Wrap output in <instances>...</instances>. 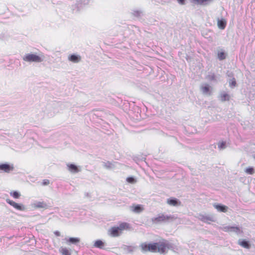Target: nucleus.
Here are the masks:
<instances>
[{"label": "nucleus", "instance_id": "nucleus-1", "mask_svg": "<svg viewBox=\"0 0 255 255\" xmlns=\"http://www.w3.org/2000/svg\"><path fill=\"white\" fill-rule=\"evenodd\" d=\"M141 251L143 252H150L153 253L158 252L164 254L169 249H172L173 245L168 242L165 241L162 242L154 244L142 243L140 245Z\"/></svg>", "mask_w": 255, "mask_h": 255}, {"label": "nucleus", "instance_id": "nucleus-2", "mask_svg": "<svg viewBox=\"0 0 255 255\" xmlns=\"http://www.w3.org/2000/svg\"><path fill=\"white\" fill-rule=\"evenodd\" d=\"M176 219L173 215H166L163 214H159L157 217L152 218L151 221L154 224H159L162 222H165L169 220H173Z\"/></svg>", "mask_w": 255, "mask_h": 255}, {"label": "nucleus", "instance_id": "nucleus-3", "mask_svg": "<svg viewBox=\"0 0 255 255\" xmlns=\"http://www.w3.org/2000/svg\"><path fill=\"white\" fill-rule=\"evenodd\" d=\"M23 60L26 62H41L43 60V59L34 54H27L23 57Z\"/></svg>", "mask_w": 255, "mask_h": 255}, {"label": "nucleus", "instance_id": "nucleus-4", "mask_svg": "<svg viewBox=\"0 0 255 255\" xmlns=\"http://www.w3.org/2000/svg\"><path fill=\"white\" fill-rule=\"evenodd\" d=\"M200 90L203 94L210 96L212 93V87L207 84H203L200 86Z\"/></svg>", "mask_w": 255, "mask_h": 255}, {"label": "nucleus", "instance_id": "nucleus-5", "mask_svg": "<svg viewBox=\"0 0 255 255\" xmlns=\"http://www.w3.org/2000/svg\"><path fill=\"white\" fill-rule=\"evenodd\" d=\"M198 218L201 221L208 224H210L211 222L215 221L214 217L213 216L200 214L198 216Z\"/></svg>", "mask_w": 255, "mask_h": 255}, {"label": "nucleus", "instance_id": "nucleus-6", "mask_svg": "<svg viewBox=\"0 0 255 255\" xmlns=\"http://www.w3.org/2000/svg\"><path fill=\"white\" fill-rule=\"evenodd\" d=\"M6 202L18 210L24 211L25 209V207L23 205L16 203L9 199H7Z\"/></svg>", "mask_w": 255, "mask_h": 255}, {"label": "nucleus", "instance_id": "nucleus-7", "mask_svg": "<svg viewBox=\"0 0 255 255\" xmlns=\"http://www.w3.org/2000/svg\"><path fill=\"white\" fill-rule=\"evenodd\" d=\"M190 2L195 5H207L209 4L211 2L212 0H190Z\"/></svg>", "mask_w": 255, "mask_h": 255}, {"label": "nucleus", "instance_id": "nucleus-8", "mask_svg": "<svg viewBox=\"0 0 255 255\" xmlns=\"http://www.w3.org/2000/svg\"><path fill=\"white\" fill-rule=\"evenodd\" d=\"M68 59L73 63H77L81 60V57L79 55L73 54L69 55Z\"/></svg>", "mask_w": 255, "mask_h": 255}, {"label": "nucleus", "instance_id": "nucleus-9", "mask_svg": "<svg viewBox=\"0 0 255 255\" xmlns=\"http://www.w3.org/2000/svg\"><path fill=\"white\" fill-rule=\"evenodd\" d=\"M109 232L110 235L114 237H118L122 234V232L117 227L111 228L109 230Z\"/></svg>", "mask_w": 255, "mask_h": 255}, {"label": "nucleus", "instance_id": "nucleus-10", "mask_svg": "<svg viewBox=\"0 0 255 255\" xmlns=\"http://www.w3.org/2000/svg\"><path fill=\"white\" fill-rule=\"evenodd\" d=\"M167 203L172 206H180L181 202L178 199L176 198H169L167 200Z\"/></svg>", "mask_w": 255, "mask_h": 255}, {"label": "nucleus", "instance_id": "nucleus-11", "mask_svg": "<svg viewBox=\"0 0 255 255\" xmlns=\"http://www.w3.org/2000/svg\"><path fill=\"white\" fill-rule=\"evenodd\" d=\"M32 207L34 208H46L47 205L44 202H37L32 204Z\"/></svg>", "mask_w": 255, "mask_h": 255}, {"label": "nucleus", "instance_id": "nucleus-12", "mask_svg": "<svg viewBox=\"0 0 255 255\" xmlns=\"http://www.w3.org/2000/svg\"><path fill=\"white\" fill-rule=\"evenodd\" d=\"M130 210L135 213H141L143 210V208L142 206L137 205H133L130 207Z\"/></svg>", "mask_w": 255, "mask_h": 255}, {"label": "nucleus", "instance_id": "nucleus-13", "mask_svg": "<svg viewBox=\"0 0 255 255\" xmlns=\"http://www.w3.org/2000/svg\"><path fill=\"white\" fill-rule=\"evenodd\" d=\"M67 166L68 170L72 173H76L80 171L78 167L73 164H67Z\"/></svg>", "mask_w": 255, "mask_h": 255}, {"label": "nucleus", "instance_id": "nucleus-14", "mask_svg": "<svg viewBox=\"0 0 255 255\" xmlns=\"http://www.w3.org/2000/svg\"><path fill=\"white\" fill-rule=\"evenodd\" d=\"M230 99V95L225 92H221L219 96V99L222 102H225L227 101H229Z\"/></svg>", "mask_w": 255, "mask_h": 255}, {"label": "nucleus", "instance_id": "nucleus-15", "mask_svg": "<svg viewBox=\"0 0 255 255\" xmlns=\"http://www.w3.org/2000/svg\"><path fill=\"white\" fill-rule=\"evenodd\" d=\"M13 168L9 165L7 164H0V170H3L6 172H9Z\"/></svg>", "mask_w": 255, "mask_h": 255}, {"label": "nucleus", "instance_id": "nucleus-16", "mask_svg": "<svg viewBox=\"0 0 255 255\" xmlns=\"http://www.w3.org/2000/svg\"><path fill=\"white\" fill-rule=\"evenodd\" d=\"M214 207L219 211L222 212H226L228 210V207L224 205L214 204Z\"/></svg>", "mask_w": 255, "mask_h": 255}, {"label": "nucleus", "instance_id": "nucleus-17", "mask_svg": "<svg viewBox=\"0 0 255 255\" xmlns=\"http://www.w3.org/2000/svg\"><path fill=\"white\" fill-rule=\"evenodd\" d=\"M105 246V243L101 240H97L95 242L94 247L97 248L103 249Z\"/></svg>", "mask_w": 255, "mask_h": 255}, {"label": "nucleus", "instance_id": "nucleus-18", "mask_svg": "<svg viewBox=\"0 0 255 255\" xmlns=\"http://www.w3.org/2000/svg\"><path fill=\"white\" fill-rule=\"evenodd\" d=\"M226 25V22L224 19L218 20V26L221 29H224Z\"/></svg>", "mask_w": 255, "mask_h": 255}, {"label": "nucleus", "instance_id": "nucleus-19", "mask_svg": "<svg viewBox=\"0 0 255 255\" xmlns=\"http://www.w3.org/2000/svg\"><path fill=\"white\" fill-rule=\"evenodd\" d=\"M59 252L62 255H71L70 251L65 247H61L59 249Z\"/></svg>", "mask_w": 255, "mask_h": 255}, {"label": "nucleus", "instance_id": "nucleus-20", "mask_svg": "<svg viewBox=\"0 0 255 255\" xmlns=\"http://www.w3.org/2000/svg\"><path fill=\"white\" fill-rule=\"evenodd\" d=\"M239 244L240 246H241L242 247H243V248H246V249H250L251 247V246L249 244V242L246 241H245V240H243V241L239 240Z\"/></svg>", "mask_w": 255, "mask_h": 255}, {"label": "nucleus", "instance_id": "nucleus-21", "mask_svg": "<svg viewBox=\"0 0 255 255\" xmlns=\"http://www.w3.org/2000/svg\"><path fill=\"white\" fill-rule=\"evenodd\" d=\"M120 231L122 233V231L124 230L129 229V224L127 223H122L120 224L119 227H117Z\"/></svg>", "mask_w": 255, "mask_h": 255}, {"label": "nucleus", "instance_id": "nucleus-22", "mask_svg": "<svg viewBox=\"0 0 255 255\" xmlns=\"http://www.w3.org/2000/svg\"><path fill=\"white\" fill-rule=\"evenodd\" d=\"M230 232H235L237 234H240L242 232L241 229L237 226H231Z\"/></svg>", "mask_w": 255, "mask_h": 255}, {"label": "nucleus", "instance_id": "nucleus-23", "mask_svg": "<svg viewBox=\"0 0 255 255\" xmlns=\"http://www.w3.org/2000/svg\"><path fill=\"white\" fill-rule=\"evenodd\" d=\"M67 242H69L72 244H77L80 242V239L78 238H70L68 239H66Z\"/></svg>", "mask_w": 255, "mask_h": 255}, {"label": "nucleus", "instance_id": "nucleus-24", "mask_svg": "<svg viewBox=\"0 0 255 255\" xmlns=\"http://www.w3.org/2000/svg\"><path fill=\"white\" fill-rule=\"evenodd\" d=\"M218 58L222 60L226 58V54L223 51H219L218 53Z\"/></svg>", "mask_w": 255, "mask_h": 255}, {"label": "nucleus", "instance_id": "nucleus-25", "mask_svg": "<svg viewBox=\"0 0 255 255\" xmlns=\"http://www.w3.org/2000/svg\"><path fill=\"white\" fill-rule=\"evenodd\" d=\"M245 172L248 174L252 175L255 173V170L253 167H250L246 169Z\"/></svg>", "mask_w": 255, "mask_h": 255}, {"label": "nucleus", "instance_id": "nucleus-26", "mask_svg": "<svg viewBox=\"0 0 255 255\" xmlns=\"http://www.w3.org/2000/svg\"><path fill=\"white\" fill-rule=\"evenodd\" d=\"M10 194L14 198L17 199V198H18L20 197V194L18 192H16V191H14L12 193H11Z\"/></svg>", "mask_w": 255, "mask_h": 255}, {"label": "nucleus", "instance_id": "nucleus-27", "mask_svg": "<svg viewBox=\"0 0 255 255\" xmlns=\"http://www.w3.org/2000/svg\"><path fill=\"white\" fill-rule=\"evenodd\" d=\"M231 226H227L221 228V229L225 232H230Z\"/></svg>", "mask_w": 255, "mask_h": 255}, {"label": "nucleus", "instance_id": "nucleus-28", "mask_svg": "<svg viewBox=\"0 0 255 255\" xmlns=\"http://www.w3.org/2000/svg\"><path fill=\"white\" fill-rule=\"evenodd\" d=\"M226 147V143L224 142H221V143H219V144H218V147L221 149H224Z\"/></svg>", "mask_w": 255, "mask_h": 255}, {"label": "nucleus", "instance_id": "nucleus-29", "mask_svg": "<svg viewBox=\"0 0 255 255\" xmlns=\"http://www.w3.org/2000/svg\"><path fill=\"white\" fill-rule=\"evenodd\" d=\"M127 181L130 183H134L135 182V179L133 177H128L127 179Z\"/></svg>", "mask_w": 255, "mask_h": 255}, {"label": "nucleus", "instance_id": "nucleus-30", "mask_svg": "<svg viewBox=\"0 0 255 255\" xmlns=\"http://www.w3.org/2000/svg\"><path fill=\"white\" fill-rule=\"evenodd\" d=\"M236 85V80H235V78H233V79H232L231 81L230 82V85L231 87H235Z\"/></svg>", "mask_w": 255, "mask_h": 255}, {"label": "nucleus", "instance_id": "nucleus-31", "mask_svg": "<svg viewBox=\"0 0 255 255\" xmlns=\"http://www.w3.org/2000/svg\"><path fill=\"white\" fill-rule=\"evenodd\" d=\"M208 79L210 81L214 80L215 79V75L214 74L211 75H209L208 76Z\"/></svg>", "mask_w": 255, "mask_h": 255}, {"label": "nucleus", "instance_id": "nucleus-32", "mask_svg": "<svg viewBox=\"0 0 255 255\" xmlns=\"http://www.w3.org/2000/svg\"><path fill=\"white\" fill-rule=\"evenodd\" d=\"M49 184V181L48 180H44L42 183L43 185H47Z\"/></svg>", "mask_w": 255, "mask_h": 255}, {"label": "nucleus", "instance_id": "nucleus-33", "mask_svg": "<svg viewBox=\"0 0 255 255\" xmlns=\"http://www.w3.org/2000/svg\"><path fill=\"white\" fill-rule=\"evenodd\" d=\"M141 13V12L140 11H135L133 12V14L136 16H138Z\"/></svg>", "mask_w": 255, "mask_h": 255}, {"label": "nucleus", "instance_id": "nucleus-34", "mask_svg": "<svg viewBox=\"0 0 255 255\" xmlns=\"http://www.w3.org/2000/svg\"><path fill=\"white\" fill-rule=\"evenodd\" d=\"M179 3L181 4H185V0H177Z\"/></svg>", "mask_w": 255, "mask_h": 255}, {"label": "nucleus", "instance_id": "nucleus-35", "mask_svg": "<svg viewBox=\"0 0 255 255\" xmlns=\"http://www.w3.org/2000/svg\"><path fill=\"white\" fill-rule=\"evenodd\" d=\"M54 234L57 236H60V233L59 231H55L54 232Z\"/></svg>", "mask_w": 255, "mask_h": 255}]
</instances>
